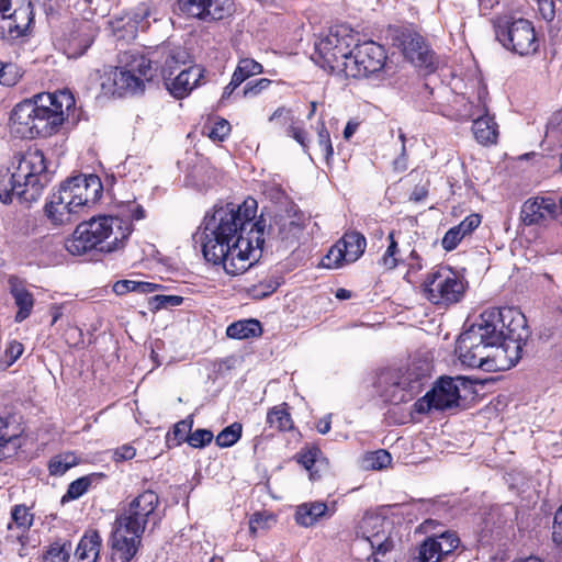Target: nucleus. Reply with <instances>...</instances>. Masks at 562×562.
<instances>
[{
  "mask_svg": "<svg viewBox=\"0 0 562 562\" xmlns=\"http://www.w3.org/2000/svg\"><path fill=\"white\" fill-rule=\"evenodd\" d=\"M263 71V67L260 63L256 61L252 58H241L238 61V65L233 74L234 77H237L239 82H244L251 76L259 75Z\"/></svg>",
  "mask_w": 562,
  "mask_h": 562,
  "instance_id": "37",
  "label": "nucleus"
},
{
  "mask_svg": "<svg viewBox=\"0 0 562 562\" xmlns=\"http://www.w3.org/2000/svg\"><path fill=\"white\" fill-rule=\"evenodd\" d=\"M143 535L114 521L109 539L111 562H132L142 544Z\"/></svg>",
  "mask_w": 562,
  "mask_h": 562,
  "instance_id": "19",
  "label": "nucleus"
},
{
  "mask_svg": "<svg viewBox=\"0 0 562 562\" xmlns=\"http://www.w3.org/2000/svg\"><path fill=\"white\" fill-rule=\"evenodd\" d=\"M499 308H492L481 314L480 323L473 324L463 331L458 340L456 352L463 366L485 370L488 359V349L492 335L495 330L494 322H498Z\"/></svg>",
  "mask_w": 562,
  "mask_h": 562,
  "instance_id": "7",
  "label": "nucleus"
},
{
  "mask_svg": "<svg viewBox=\"0 0 562 562\" xmlns=\"http://www.w3.org/2000/svg\"><path fill=\"white\" fill-rule=\"evenodd\" d=\"M404 54L416 67L424 68L428 72L435 70L434 54L420 35H409L404 41Z\"/></svg>",
  "mask_w": 562,
  "mask_h": 562,
  "instance_id": "23",
  "label": "nucleus"
},
{
  "mask_svg": "<svg viewBox=\"0 0 562 562\" xmlns=\"http://www.w3.org/2000/svg\"><path fill=\"white\" fill-rule=\"evenodd\" d=\"M183 297L179 295H155L151 297L150 304L155 308H166L170 306H178L182 303Z\"/></svg>",
  "mask_w": 562,
  "mask_h": 562,
  "instance_id": "51",
  "label": "nucleus"
},
{
  "mask_svg": "<svg viewBox=\"0 0 562 562\" xmlns=\"http://www.w3.org/2000/svg\"><path fill=\"white\" fill-rule=\"evenodd\" d=\"M267 423L271 428L279 431L290 430L292 428V419L285 408V404L271 408L267 414Z\"/></svg>",
  "mask_w": 562,
  "mask_h": 562,
  "instance_id": "32",
  "label": "nucleus"
},
{
  "mask_svg": "<svg viewBox=\"0 0 562 562\" xmlns=\"http://www.w3.org/2000/svg\"><path fill=\"white\" fill-rule=\"evenodd\" d=\"M422 289L424 297L430 303L446 307L462 299L465 285L463 279L452 270L440 268L427 274Z\"/></svg>",
  "mask_w": 562,
  "mask_h": 562,
  "instance_id": "12",
  "label": "nucleus"
},
{
  "mask_svg": "<svg viewBox=\"0 0 562 562\" xmlns=\"http://www.w3.org/2000/svg\"><path fill=\"white\" fill-rule=\"evenodd\" d=\"M269 519L270 516H267L261 513H255L249 520L250 532L255 535L258 529L265 528Z\"/></svg>",
  "mask_w": 562,
  "mask_h": 562,
  "instance_id": "60",
  "label": "nucleus"
},
{
  "mask_svg": "<svg viewBox=\"0 0 562 562\" xmlns=\"http://www.w3.org/2000/svg\"><path fill=\"white\" fill-rule=\"evenodd\" d=\"M428 378V366L413 363L406 369L384 373L381 381L386 383L385 395L393 404L405 403L420 393Z\"/></svg>",
  "mask_w": 562,
  "mask_h": 562,
  "instance_id": "9",
  "label": "nucleus"
},
{
  "mask_svg": "<svg viewBox=\"0 0 562 562\" xmlns=\"http://www.w3.org/2000/svg\"><path fill=\"white\" fill-rule=\"evenodd\" d=\"M269 121L270 122H273V121H281L282 124H285L288 122H292V112L291 110L284 108V106H280L272 114L271 116L269 117Z\"/></svg>",
  "mask_w": 562,
  "mask_h": 562,
  "instance_id": "63",
  "label": "nucleus"
},
{
  "mask_svg": "<svg viewBox=\"0 0 562 562\" xmlns=\"http://www.w3.org/2000/svg\"><path fill=\"white\" fill-rule=\"evenodd\" d=\"M498 322L488 349L484 371H505L514 367L521 358L522 347L529 337L525 315L514 307L499 308Z\"/></svg>",
  "mask_w": 562,
  "mask_h": 562,
  "instance_id": "5",
  "label": "nucleus"
},
{
  "mask_svg": "<svg viewBox=\"0 0 562 562\" xmlns=\"http://www.w3.org/2000/svg\"><path fill=\"white\" fill-rule=\"evenodd\" d=\"M136 454V449L130 445H123L113 452V459L116 462L132 460Z\"/></svg>",
  "mask_w": 562,
  "mask_h": 562,
  "instance_id": "57",
  "label": "nucleus"
},
{
  "mask_svg": "<svg viewBox=\"0 0 562 562\" xmlns=\"http://www.w3.org/2000/svg\"><path fill=\"white\" fill-rule=\"evenodd\" d=\"M547 137L562 138V111L554 113L547 125Z\"/></svg>",
  "mask_w": 562,
  "mask_h": 562,
  "instance_id": "53",
  "label": "nucleus"
},
{
  "mask_svg": "<svg viewBox=\"0 0 562 562\" xmlns=\"http://www.w3.org/2000/svg\"><path fill=\"white\" fill-rule=\"evenodd\" d=\"M539 12L542 18L547 21H551L554 18V2L553 0H538Z\"/></svg>",
  "mask_w": 562,
  "mask_h": 562,
  "instance_id": "61",
  "label": "nucleus"
},
{
  "mask_svg": "<svg viewBox=\"0 0 562 562\" xmlns=\"http://www.w3.org/2000/svg\"><path fill=\"white\" fill-rule=\"evenodd\" d=\"M440 543L435 538L428 537L418 548V554L411 562H439Z\"/></svg>",
  "mask_w": 562,
  "mask_h": 562,
  "instance_id": "33",
  "label": "nucleus"
},
{
  "mask_svg": "<svg viewBox=\"0 0 562 562\" xmlns=\"http://www.w3.org/2000/svg\"><path fill=\"white\" fill-rule=\"evenodd\" d=\"M71 553L70 542H54L44 554L45 562H68Z\"/></svg>",
  "mask_w": 562,
  "mask_h": 562,
  "instance_id": "38",
  "label": "nucleus"
},
{
  "mask_svg": "<svg viewBox=\"0 0 562 562\" xmlns=\"http://www.w3.org/2000/svg\"><path fill=\"white\" fill-rule=\"evenodd\" d=\"M120 64L111 76L113 94L121 97L143 92L145 82L154 77L151 61L143 55L125 52L120 57Z\"/></svg>",
  "mask_w": 562,
  "mask_h": 562,
  "instance_id": "8",
  "label": "nucleus"
},
{
  "mask_svg": "<svg viewBox=\"0 0 562 562\" xmlns=\"http://www.w3.org/2000/svg\"><path fill=\"white\" fill-rule=\"evenodd\" d=\"M385 60V50L381 45L372 41L355 45L345 75L352 78L368 77L382 70Z\"/></svg>",
  "mask_w": 562,
  "mask_h": 562,
  "instance_id": "15",
  "label": "nucleus"
},
{
  "mask_svg": "<svg viewBox=\"0 0 562 562\" xmlns=\"http://www.w3.org/2000/svg\"><path fill=\"white\" fill-rule=\"evenodd\" d=\"M102 540L97 530H90L79 541L75 551L78 562H95L101 550Z\"/></svg>",
  "mask_w": 562,
  "mask_h": 562,
  "instance_id": "25",
  "label": "nucleus"
},
{
  "mask_svg": "<svg viewBox=\"0 0 562 562\" xmlns=\"http://www.w3.org/2000/svg\"><path fill=\"white\" fill-rule=\"evenodd\" d=\"M137 281L135 280H120L113 284V291L117 295H124L128 292H136Z\"/></svg>",
  "mask_w": 562,
  "mask_h": 562,
  "instance_id": "59",
  "label": "nucleus"
},
{
  "mask_svg": "<svg viewBox=\"0 0 562 562\" xmlns=\"http://www.w3.org/2000/svg\"><path fill=\"white\" fill-rule=\"evenodd\" d=\"M434 538L440 543L441 557L451 553L459 546V538L454 532L447 531Z\"/></svg>",
  "mask_w": 562,
  "mask_h": 562,
  "instance_id": "45",
  "label": "nucleus"
},
{
  "mask_svg": "<svg viewBox=\"0 0 562 562\" xmlns=\"http://www.w3.org/2000/svg\"><path fill=\"white\" fill-rule=\"evenodd\" d=\"M481 223V217L479 214H471L467 216L457 228L461 232V234L465 237L471 234Z\"/></svg>",
  "mask_w": 562,
  "mask_h": 562,
  "instance_id": "56",
  "label": "nucleus"
},
{
  "mask_svg": "<svg viewBox=\"0 0 562 562\" xmlns=\"http://www.w3.org/2000/svg\"><path fill=\"white\" fill-rule=\"evenodd\" d=\"M294 459L310 472L311 480L321 477L319 471L326 465V460L321 449L315 446L302 449L295 454Z\"/></svg>",
  "mask_w": 562,
  "mask_h": 562,
  "instance_id": "26",
  "label": "nucleus"
},
{
  "mask_svg": "<svg viewBox=\"0 0 562 562\" xmlns=\"http://www.w3.org/2000/svg\"><path fill=\"white\" fill-rule=\"evenodd\" d=\"M301 225L296 221L290 220L280 225L279 234L282 239L288 240L290 238H295L301 233Z\"/></svg>",
  "mask_w": 562,
  "mask_h": 562,
  "instance_id": "54",
  "label": "nucleus"
},
{
  "mask_svg": "<svg viewBox=\"0 0 562 562\" xmlns=\"http://www.w3.org/2000/svg\"><path fill=\"white\" fill-rule=\"evenodd\" d=\"M91 482V476H82L71 482L66 494L61 497V503L65 504L69 501L81 497L90 487Z\"/></svg>",
  "mask_w": 562,
  "mask_h": 562,
  "instance_id": "41",
  "label": "nucleus"
},
{
  "mask_svg": "<svg viewBox=\"0 0 562 562\" xmlns=\"http://www.w3.org/2000/svg\"><path fill=\"white\" fill-rule=\"evenodd\" d=\"M366 246V237L362 234L348 232L329 249L323 265L334 269L344 263H352L363 255Z\"/></svg>",
  "mask_w": 562,
  "mask_h": 562,
  "instance_id": "17",
  "label": "nucleus"
},
{
  "mask_svg": "<svg viewBox=\"0 0 562 562\" xmlns=\"http://www.w3.org/2000/svg\"><path fill=\"white\" fill-rule=\"evenodd\" d=\"M102 183L98 176H77L65 181L45 204L47 220L55 226L75 222L80 212L101 195Z\"/></svg>",
  "mask_w": 562,
  "mask_h": 562,
  "instance_id": "6",
  "label": "nucleus"
},
{
  "mask_svg": "<svg viewBox=\"0 0 562 562\" xmlns=\"http://www.w3.org/2000/svg\"><path fill=\"white\" fill-rule=\"evenodd\" d=\"M153 15L150 7L142 3L133 12L114 18L109 23L117 41L130 42L136 37L139 30L146 31L149 27L148 19Z\"/></svg>",
  "mask_w": 562,
  "mask_h": 562,
  "instance_id": "18",
  "label": "nucleus"
},
{
  "mask_svg": "<svg viewBox=\"0 0 562 562\" xmlns=\"http://www.w3.org/2000/svg\"><path fill=\"white\" fill-rule=\"evenodd\" d=\"M353 42V36L347 29L330 30L329 34L315 44L314 60L324 69L346 74V65L350 59Z\"/></svg>",
  "mask_w": 562,
  "mask_h": 562,
  "instance_id": "10",
  "label": "nucleus"
},
{
  "mask_svg": "<svg viewBox=\"0 0 562 562\" xmlns=\"http://www.w3.org/2000/svg\"><path fill=\"white\" fill-rule=\"evenodd\" d=\"M271 83V80L267 78H261L256 81L248 82L243 91L245 98H252L258 95L261 91L267 89Z\"/></svg>",
  "mask_w": 562,
  "mask_h": 562,
  "instance_id": "52",
  "label": "nucleus"
},
{
  "mask_svg": "<svg viewBox=\"0 0 562 562\" xmlns=\"http://www.w3.org/2000/svg\"><path fill=\"white\" fill-rule=\"evenodd\" d=\"M497 41L508 50L520 56L538 49V40L532 23L526 19L499 18L494 22Z\"/></svg>",
  "mask_w": 562,
  "mask_h": 562,
  "instance_id": "11",
  "label": "nucleus"
},
{
  "mask_svg": "<svg viewBox=\"0 0 562 562\" xmlns=\"http://www.w3.org/2000/svg\"><path fill=\"white\" fill-rule=\"evenodd\" d=\"M391 522L383 516L367 513L358 522L356 544L368 546L371 554L384 555L393 549L391 539Z\"/></svg>",
  "mask_w": 562,
  "mask_h": 562,
  "instance_id": "13",
  "label": "nucleus"
},
{
  "mask_svg": "<svg viewBox=\"0 0 562 562\" xmlns=\"http://www.w3.org/2000/svg\"><path fill=\"white\" fill-rule=\"evenodd\" d=\"M131 233L130 221L102 215L80 223L66 239L65 247L74 256H81L90 250L110 254L124 248Z\"/></svg>",
  "mask_w": 562,
  "mask_h": 562,
  "instance_id": "4",
  "label": "nucleus"
},
{
  "mask_svg": "<svg viewBox=\"0 0 562 562\" xmlns=\"http://www.w3.org/2000/svg\"><path fill=\"white\" fill-rule=\"evenodd\" d=\"M231 133V124L225 119H220L209 128L207 136L213 140L222 142Z\"/></svg>",
  "mask_w": 562,
  "mask_h": 562,
  "instance_id": "47",
  "label": "nucleus"
},
{
  "mask_svg": "<svg viewBox=\"0 0 562 562\" xmlns=\"http://www.w3.org/2000/svg\"><path fill=\"white\" fill-rule=\"evenodd\" d=\"M9 177L0 180V201L11 203L13 198L20 202L36 201L49 182L44 153L38 148H29L13 156L9 167Z\"/></svg>",
  "mask_w": 562,
  "mask_h": 562,
  "instance_id": "3",
  "label": "nucleus"
},
{
  "mask_svg": "<svg viewBox=\"0 0 562 562\" xmlns=\"http://www.w3.org/2000/svg\"><path fill=\"white\" fill-rule=\"evenodd\" d=\"M407 266H408V271H407V276H409L411 273H414V272H418L419 270L423 269V259L419 257V255L415 251V250H412L408 258H407Z\"/></svg>",
  "mask_w": 562,
  "mask_h": 562,
  "instance_id": "62",
  "label": "nucleus"
},
{
  "mask_svg": "<svg viewBox=\"0 0 562 562\" xmlns=\"http://www.w3.org/2000/svg\"><path fill=\"white\" fill-rule=\"evenodd\" d=\"M159 504L158 495L150 491H144L133 498L115 518V522L122 524L132 531L144 535L146 526L155 518Z\"/></svg>",
  "mask_w": 562,
  "mask_h": 562,
  "instance_id": "14",
  "label": "nucleus"
},
{
  "mask_svg": "<svg viewBox=\"0 0 562 562\" xmlns=\"http://www.w3.org/2000/svg\"><path fill=\"white\" fill-rule=\"evenodd\" d=\"M77 464V457L74 453H65L54 457L48 464L52 475H63L70 468Z\"/></svg>",
  "mask_w": 562,
  "mask_h": 562,
  "instance_id": "39",
  "label": "nucleus"
},
{
  "mask_svg": "<svg viewBox=\"0 0 562 562\" xmlns=\"http://www.w3.org/2000/svg\"><path fill=\"white\" fill-rule=\"evenodd\" d=\"M262 333L261 324L259 321L249 318L241 319L231 324L226 329V335L234 339H248L258 337Z\"/></svg>",
  "mask_w": 562,
  "mask_h": 562,
  "instance_id": "30",
  "label": "nucleus"
},
{
  "mask_svg": "<svg viewBox=\"0 0 562 562\" xmlns=\"http://www.w3.org/2000/svg\"><path fill=\"white\" fill-rule=\"evenodd\" d=\"M179 8L189 16L205 21H220L233 13L231 0H178Z\"/></svg>",
  "mask_w": 562,
  "mask_h": 562,
  "instance_id": "20",
  "label": "nucleus"
},
{
  "mask_svg": "<svg viewBox=\"0 0 562 562\" xmlns=\"http://www.w3.org/2000/svg\"><path fill=\"white\" fill-rule=\"evenodd\" d=\"M203 78V69L200 66H189L181 70L173 79L166 78V87L177 99L187 97Z\"/></svg>",
  "mask_w": 562,
  "mask_h": 562,
  "instance_id": "22",
  "label": "nucleus"
},
{
  "mask_svg": "<svg viewBox=\"0 0 562 562\" xmlns=\"http://www.w3.org/2000/svg\"><path fill=\"white\" fill-rule=\"evenodd\" d=\"M80 30L83 32V38L79 41L77 37H72L68 44V54L70 57H80L92 44L93 36L91 34V27L85 23Z\"/></svg>",
  "mask_w": 562,
  "mask_h": 562,
  "instance_id": "35",
  "label": "nucleus"
},
{
  "mask_svg": "<svg viewBox=\"0 0 562 562\" xmlns=\"http://www.w3.org/2000/svg\"><path fill=\"white\" fill-rule=\"evenodd\" d=\"M390 245L383 255L381 262L386 269H394L397 266L398 259L396 254L398 252L397 243L394 239V232L389 234Z\"/></svg>",
  "mask_w": 562,
  "mask_h": 562,
  "instance_id": "46",
  "label": "nucleus"
},
{
  "mask_svg": "<svg viewBox=\"0 0 562 562\" xmlns=\"http://www.w3.org/2000/svg\"><path fill=\"white\" fill-rule=\"evenodd\" d=\"M30 5L41 7L46 14L52 13L55 10L56 0H29Z\"/></svg>",
  "mask_w": 562,
  "mask_h": 562,
  "instance_id": "64",
  "label": "nucleus"
},
{
  "mask_svg": "<svg viewBox=\"0 0 562 562\" xmlns=\"http://www.w3.org/2000/svg\"><path fill=\"white\" fill-rule=\"evenodd\" d=\"M552 539L558 546H562V505L554 515Z\"/></svg>",
  "mask_w": 562,
  "mask_h": 562,
  "instance_id": "58",
  "label": "nucleus"
},
{
  "mask_svg": "<svg viewBox=\"0 0 562 562\" xmlns=\"http://www.w3.org/2000/svg\"><path fill=\"white\" fill-rule=\"evenodd\" d=\"M288 136L294 138L305 153L308 150L307 133L304 128L291 124L286 131Z\"/></svg>",
  "mask_w": 562,
  "mask_h": 562,
  "instance_id": "55",
  "label": "nucleus"
},
{
  "mask_svg": "<svg viewBox=\"0 0 562 562\" xmlns=\"http://www.w3.org/2000/svg\"><path fill=\"white\" fill-rule=\"evenodd\" d=\"M12 520L22 533L26 532L33 525L34 516L25 505H15L11 512Z\"/></svg>",
  "mask_w": 562,
  "mask_h": 562,
  "instance_id": "40",
  "label": "nucleus"
},
{
  "mask_svg": "<svg viewBox=\"0 0 562 562\" xmlns=\"http://www.w3.org/2000/svg\"><path fill=\"white\" fill-rule=\"evenodd\" d=\"M19 447V432L11 430L8 420L0 415V461L13 456Z\"/></svg>",
  "mask_w": 562,
  "mask_h": 562,
  "instance_id": "29",
  "label": "nucleus"
},
{
  "mask_svg": "<svg viewBox=\"0 0 562 562\" xmlns=\"http://www.w3.org/2000/svg\"><path fill=\"white\" fill-rule=\"evenodd\" d=\"M460 390L457 380L440 378L438 382L415 404V411L426 414L430 411H446L459 405Z\"/></svg>",
  "mask_w": 562,
  "mask_h": 562,
  "instance_id": "16",
  "label": "nucleus"
},
{
  "mask_svg": "<svg viewBox=\"0 0 562 562\" xmlns=\"http://www.w3.org/2000/svg\"><path fill=\"white\" fill-rule=\"evenodd\" d=\"M214 436L213 432L209 429H196L195 431L191 432L188 438V443L192 448H203L211 443Z\"/></svg>",
  "mask_w": 562,
  "mask_h": 562,
  "instance_id": "48",
  "label": "nucleus"
},
{
  "mask_svg": "<svg viewBox=\"0 0 562 562\" xmlns=\"http://www.w3.org/2000/svg\"><path fill=\"white\" fill-rule=\"evenodd\" d=\"M327 512V505L323 502L304 503L296 508L295 520L303 527L313 526Z\"/></svg>",
  "mask_w": 562,
  "mask_h": 562,
  "instance_id": "28",
  "label": "nucleus"
},
{
  "mask_svg": "<svg viewBox=\"0 0 562 562\" xmlns=\"http://www.w3.org/2000/svg\"><path fill=\"white\" fill-rule=\"evenodd\" d=\"M241 436V425L234 423L231 426L224 428L216 436V445L222 448L231 447L238 441Z\"/></svg>",
  "mask_w": 562,
  "mask_h": 562,
  "instance_id": "42",
  "label": "nucleus"
},
{
  "mask_svg": "<svg viewBox=\"0 0 562 562\" xmlns=\"http://www.w3.org/2000/svg\"><path fill=\"white\" fill-rule=\"evenodd\" d=\"M24 347L21 342L12 340L8 344L2 361L5 367L12 366L23 353Z\"/></svg>",
  "mask_w": 562,
  "mask_h": 562,
  "instance_id": "49",
  "label": "nucleus"
},
{
  "mask_svg": "<svg viewBox=\"0 0 562 562\" xmlns=\"http://www.w3.org/2000/svg\"><path fill=\"white\" fill-rule=\"evenodd\" d=\"M21 75L14 64H1L0 66V83L3 86H14Z\"/></svg>",
  "mask_w": 562,
  "mask_h": 562,
  "instance_id": "44",
  "label": "nucleus"
},
{
  "mask_svg": "<svg viewBox=\"0 0 562 562\" xmlns=\"http://www.w3.org/2000/svg\"><path fill=\"white\" fill-rule=\"evenodd\" d=\"M10 293L14 299V303L18 306V312L14 316V321L16 323H22L25 321L32 313L34 306V297L31 292H29L22 282L15 278L11 277L9 279Z\"/></svg>",
  "mask_w": 562,
  "mask_h": 562,
  "instance_id": "24",
  "label": "nucleus"
},
{
  "mask_svg": "<svg viewBox=\"0 0 562 562\" xmlns=\"http://www.w3.org/2000/svg\"><path fill=\"white\" fill-rule=\"evenodd\" d=\"M557 218L558 204L547 198L529 199L520 210V220L527 226H547Z\"/></svg>",
  "mask_w": 562,
  "mask_h": 562,
  "instance_id": "21",
  "label": "nucleus"
},
{
  "mask_svg": "<svg viewBox=\"0 0 562 562\" xmlns=\"http://www.w3.org/2000/svg\"><path fill=\"white\" fill-rule=\"evenodd\" d=\"M472 131L475 139L483 145L494 144L498 136L497 124L493 116L484 114L473 121Z\"/></svg>",
  "mask_w": 562,
  "mask_h": 562,
  "instance_id": "27",
  "label": "nucleus"
},
{
  "mask_svg": "<svg viewBox=\"0 0 562 562\" xmlns=\"http://www.w3.org/2000/svg\"><path fill=\"white\" fill-rule=\"evenodd\" d=\"M392 461L391 454L383 449L367 453L362 459V468L366 470H382Z\"/></svg>",
  "mask_w": 562,
  "mask_h": 562,
  "instance_id": "36",
  "label": "nucleus"
},
{
  "mask_svg": "<svg viewBox=\"0 0 562 562\" xmlns=\"http://www.w3.org/2000/svg\"><path fill=\"white\" fill-rule=\"evenodd\" d=\"M74 105L69 91L38 93L14 106L10 116L11 133L25 139L50 136L59 130Z\"/></svg>",
  "mask_w": 562,
  "mask_h": 562,
  "instance_id": "2",
  "label": "nucleus"
},
{
  "mask_svg": "<svg viewBox=\"0 0 562 562\" xmlns=\"http://www.w3.org/2000/svg\"><path fill=\"white\" fill-rule=\"evenodd\" d=\"M317 145L326 161H328L334 154V149L329 132L323 121L317 124Z\"/></svg>",
  "mask_w": 562,
  "mask_h": 562,
  "instance_id": "43",
  "label": "nucleus"
},
{
  "mask_svg": "<svg viewBox=\"0 0 562 562\" xmlns=\"http://www.w3.org/2000/svg\"><path fill=\"white\" fill-rule=\"evenodd\" d=\"M4 18H9L11 21L9 23L10 33L15 32L18 36L24 35L34 20L33 7L27 3L24 7L15 9L12 14H5Z\"/></svg>",
  "mask_w": 562,
  "mask_h": 562,
  "instance_id": "31",
  "label": "nucleus"
},
{
  "mask_svg": "<svg viewBox=\"0 0 562 562\" xmlns=\"http://www.w3.org/2000/svg\"><path fill=\"white\" fill-rule=\"evenodd\" d=\"M193 426V418L189 416L188 418L178 422L171 432L167 435V443L169 446H179L182 442H188V438L191 434V429Z\"/></svg>",
  "mask_w": 562,
  "mask_h": 562,
  "instance_id": "34",
  "label": "nucleus"
},
{
  "mask_svg": "<svg viewBox=\"0 0 562 562\" xmlns=\"http://www.w3.org/2000/svg\"><path fill=\"white\" fill-rule=\"evenodd\" d=\"M463 238L464 236L457 228V226H453L445 234L441 240L442 248L447 251H451L458 247Z\"/></svg>",
  "mask_w": 562,
  "mask_h": 562,
  "instance_id": "50",
  "label": "nucleus"
},
{
  "mask_svg": "<svg viewBox=\"0 0 562 562\" xmlns=\"http://www.w3.org/2000/svg\"><path fill=\"white\" fill-rule=\"evenodd\" d=\"M258 203L247 198L241 204L216 206L203 221L194 239L201 243L209 262L222 265L225 272L237 276L256 262L262 252L266 221L256 218Z\"/></svg>",
  "mask_w": 562,
  "mask_h": 562,
  "instance_id": "1",
  "label": "nucleus"
}]
</instances>
